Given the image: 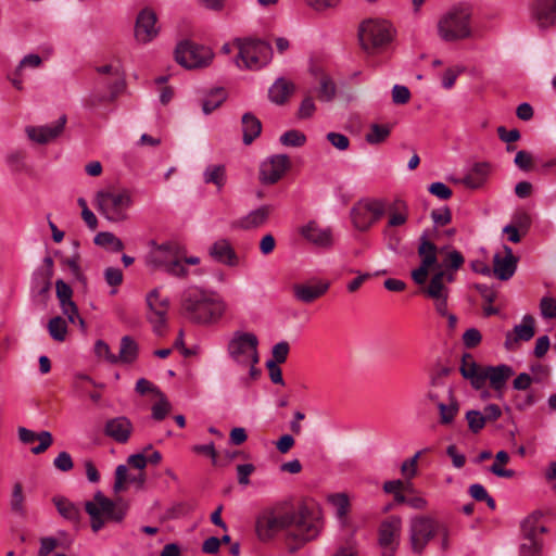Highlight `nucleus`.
I'll return each instance as SVG.
<instances>
[{"label": "nucleus", "instance_id": "1", "mask_svg": "<svg viewBox=\"0 0 556 556\" xmlns=\"http://www.w3.org/2000/svg\"><path fill=\"white\" fill-rule=\"evenodd\" d=\"M323 528L319 509L309 503L302 502L296 507L286 504L263 509L256 517L255 532L260 541L268 542L280 532H287L300 543L315 540Z\"/></svg>", "mask_w": 556, "mask_h": 556}, {"label": "nucleus", "instance_id": "2", "mask_svg": "<svg viewBox=\"0 0 556 556\" xmlns=\"http://www.w3.org/2000/svg\"><path fill=\"white\" fill-rule=\"evenodd\" d=\"M418 255L421 258V264L412 271V278L417 285H424L427 281L431 268L437 270L442 268L455 275L456 270L459 269L465 262L462 253L451 247L438 249L437 245L429 240L426 232L419 238Z\"/></svg>", "mask_w": 556, "mask_h": 556}, {"label": "nucleus", "instance_id": "3", "mask_svg": "<svg viewBox=\"0 0 556 556\" xmlns=\"http://www.w3.org/2000/svg\"><path fill=\"white\" fill-rule=\"evenodd\" d=\"M227 308L226 303L217 295L197 289H188L181 299L182 314L197 324L217 323Z\"/></svg>", "mask_w": 556, "mask_h": 556}, {"label": "nucleus", "instance_id": "4", "mask_svg": "<svg viewBox=\"0 0 556 556\" xmlns=\"http://www.w3.org/2000/svg\"><path fill=\"white\" fill-rule=\"evenodd\" d=\"M228 358L241 370H248L249 379L256 380L261 370L256 367L260 362L258 339L253 332L237 330L227 341Z\"/></svg>", "mask_w": 556, "mask_h": 556}, {"label": "nucleus", "instance_id": "5", "mask_svg": "<svg viewBox=\"0 0 556 556\" xmlns=\"http://www.w3.org/2000/svg\"><path fill=\"white\" fill-rule=\"evenodd\" d=\"M472 11L467 4H457L445 11L437 22V34L445 42H457L472 36Z\"/></svg>", "mask_w": 556, "mask_h": 556}, {"label": "nucleus", "instance_id": "6", "mask_svg": "<svg viewBox=\"0 0 556 556\" xmlns=\"http://www.w3.org/2000/svg\"><path fill=\"white\" fill-rule=\"evenodd\" d=\"M85 509L92 531L99 532L106 523H121L128 513V504L122 498L113 501L98 491L92 500L86 502Z\"/></svg>", "mask_w": 556, "mask_h": 556}, {"label": "nucleus", "instance_id": "7", "mask_svg": "<svg viewBox=\"0 0 556 556\" xmlns=\"http://www.w3.org/2000/svg\"><path fill=\"white\" fill-rule=\"evenodd\" d=\"M131 205L132 197L126 189L99 190L94 198L96 208L111 223L126 220Z\"/></svg>", "mask_w": 556, "mask_h": 556}, {"label": "nucleus", "instance_id": "8", "mask_svg": "<svg viewBox=\"0 0 556 556\" xmlns=\"http://www.w3.org/2000/svg\"><path fill=\"white\" fill-rule=\"evenodd\" d=\"M181 257L182 253L177 243H153L148 254L147 263L154 268L163 269L169 275L186 277L188 275V270L185 268Z\"/></svg>", "mask_w": 556, "mask_h": 556}, {"label": "nucleus", "instance_id": "9", "mask_svg": "<svg viewBox=\"0 0 556 556\" xmlns=\"http://www.w3.org/2000/svg\"><path fill=\"white\" fill-rule=\"evenodd\" d=\"M394 30L391 24L381 18H367L358 27V39L362 48L368 53H375L386 48L393 39Z\"/></svg>", "mask_w": 556, "mask_h": 556}, {"label": "nucleus", "instance_id": "10", "mask_svg": "<svg viewBox=\"0 0 556 556\" xmlns=\"http://www.w3.org/2000/svg\"><path fill=\"white\" fill-rule=\"evenodd\" d=\"M239 49L237 66L245 70H258L266 65L273 54L271 47L262 40H236Z\"/></svg>", "mask_w": 556, "mask_h": 556}, {"label": "nucleus", "instance_id": "11", "mask_svg": "<svg viewBox=\"0 0 556 556\" xmlns=\"http://www.w3.org/2000/svg\"><path fill=\"white\" fill-rule=\"evenodd\" d=\"M387 212V202L381 199H363L352 208L353 225L361 231L368 230Z\"/></svg>", "mask_w": 556, "mask_h": 556}, {"label": "nucleus", "instance_id": "12", "mask_svg": "<svg viewBox=\"0 0 556 556\" xmlns=\"http://www.w3.org/2000/svg\"><path fill=\"white\" fill-rule=\"evenodd\" d=\"M214 58L212 50L189 40L180 41L175 49L176 62L187 70L207 66Z\"/></svg>", "mask_w": 556, "mask_h": 556}, {"label": "nucleus", "instance_id": "13", "mask_svg": "<svg viewBox=\"0 0 556 556\" xmlns=\"http://www.w3.org/2000/svg\"><path fill=\"white\" fill-rule=\"evenodd\" d=\"M147 319L151 324L153 332L162 336L167 326V314L169 309V299L163 296L161 288H154L146 295Z\"/></svg>", "mask_w": 556, "mask_h": 556}, {"label": "nucleus", "instance_id": "14", "mask_svg": "<svg viewBox=\"0 0 556 556\" xmlns=\"http://www.w3.org/2000/svg\"><path fill=\"white\" fill-rule=\"evenodd\" d=\"M454 281V274L448 270H437L429 285L424 290L427 296L433 300L435 311L440 315H447L448 283Z\"/></svg>", "mask_w": 556, "mask_h": 556}, {"label": "nucleus", "instance_id": "15", "mask_svg": "<svg viewBox=\"0 0 556 556\" xmlns=\"http://www.w3.org/2000/svg\"><path fill=\"white\" fill-rule=\"evenodd\" d=\"M401 533L402 519L399 516H390L380 523L378 542L383 548L382 556H394L400 544Z\"/></svg>", "mask_w": 556, "mask_h": 556}, {"label": "nucleus", "instance_id": "16", "mask_svg": "<svg viewBox=\"0 0 556 556\" xmlns=\"http://www.w3.org/2000/svg\"><path fill=\"white\" fill-rule=\"evenodd\" d=\"M124 89V81L106 84L99 81L97 88L84 99V108L92 113L113 102Z\"/></svg>", "mask_w": 556, "mask_h": 556}, {"label": "nucleus", "instance_id": "17", "mask_svg": "<svg viewBox=\"0 0 556 556\" xmlns=\"http://www.w3.org/2000/svg\"><path fill=\"white\" fill-rule=\"evenodd\" d=\"M160 28L155 12L146 8L138 13L136 18L135 39L138 43L147 45L159 36Z\"/></svg>", "mask_w": 556, "mask_h": 556}, {"label": "nucleus", "instance_id": "18", "mask_svg": "<svg viewBox=\"0 0 556 556\" xmlns=\"http://www.w3.org/2000/svg\"><path fill=\"white\" fill-rule=\"evenodd\" d=\"M530 21L540 29L556 25V0H531Z\"/></svg>", "mask_w": 556, "mask_h": 556}, {"label": "nucleus", "instance_id": "19", "mask_svg": "<svg viewBox=\"0 0 556 556\" xmlns=\"http://www.w3.org/2000/svg\"><path fill=\"white\" fill-rule=\"evenodd\" d=\"M434 533L433 520L428 517H415L410 520L409 539L415 553H420Z\"/></svg>", "mask_w": 556, "mask_h": 556}, {"label": "nucleus", "instance_id": "20", "mask_svg": "<svg viewBox=\"0 0 556 556\" xmlns=\"http://www.w3.org/2000/svg\"><path fill=\"white\" fill-rule=\"evenodd\" d=\"M534 334L535 319L532 315L526 314L520 324L515 325L513 330L506 332L504 346L507 351H515L520 342L530 341Z\"/></svg>", "mask_w": 556, "mask_h": 556}, {"label": "nucleus", "instance_id": "21", "mask_svg": "<svg viewBox=\"0 0 556 556\" xmlns=\"http://www.w3.org/2000/svg\"><path fill=\"white\" fill-rule=\"evenodd\" d=\"M300 235L311 244L329 250L334 244L333 233L330 227H324L315 220L299 228Z\"/></svg>", "mask_w": 556, "mask_h": 556}, {"label": "nucleus", "instance_id": "22", "mask_svg": "<svg viewBox=\"0 0 556 556\" xmlns=\"http://www.w3.org/2000/svg\"><path fill=\"white\" fill-rule=\"evenodd\" d=\"M330 288V282L321 279H312L295 283L292 287L294 298L302 303L309 304L324 296Z\"/></svg>", "mask_w": 556, "mask_h": 556}, {"label": "nucleus", "instance_id": "23", "mask_svg": "<svg viewBox=\"0 0 556 556\" xmlns=\"http://www.w3.org/2000/svg\"><path fill=\"white\" fill-rule=\"evenodd\" d=\"M290 166L289 157L285 154H277L266 159L261 164L260 179L263 184H275L285 175Z\"/></svg>", "mask_w": 556, "mask_h": 556}, {"label": "nucleus", "instance_id": "24", "mask_svg": "<svg viewBox=\"0 0 556 556\" xmlns=\"http://www.w3.org/2000/svg\"><path fill=\"white\" fill-rule=\"evenodd\" d=\"M513 375V368L506 364L484 366L482 371V388L485 386V382L489 381L491 388L496 392V396L502 399L506 383Z\"/></svg>", "mask_w": 556, "mask_h": 556}, {"label": "nucleus", "instance_id": "25", "mask_svg": "<svg viewBox=\"0 0 556 556\" xmlns=\"http://www.w3.org/2000/svg\"><path fill=\"white\" fill-rule=\"evenodd\" d=\"M66 124V116L62 115L50 125L43 126H27L25 131L27 137L39 144L48 143L56 139L64 130Z\"/></svg>", "mask_w": 556, "mask_h": 556}, {"label": "nucleus", "instance_id": "26", "mask_svg": "<svg viewBox=\"0 0 556 556\" xmlns=\"http://www.w3.org/2000/svg\"><path fill=\"white\" fill-rule=\"evenodd\" d=\"M518 258L514 255L511 248L503 245L501 252L493 256V273L500 280L510 279L517 269Z\"/></svg>", "mask_w": 556, "mask_h": 556}, {"label": "nucleus", "instance_id": "27", "mask_svg": "<svg viewBox=\"0 0 556 556\" xmlns=\"http://www.w3.org/2000/svg\"><path fill=\"white\" fill-rule=\"evenodd\" d=\"M522 541L519 547V556H540L541 543L536 539V520L527 518L521 523Z\"/></svg>", "mask_w": 556, "mask_h": 556}, {"label": "nucleus", "instance_id": "28", "mask_svg": "<svg viewBox=\"0 0 556 556\" xmlns=\"http://www.w3.org/2000/svg\"><path fill=\"white\" fill-rule=\"evenodd\" d=\"M132 430L134 427L131 421L125 416L111 418L104 426V433L117 443H126L129 440Z\"/></svg>", "mask_w": 556, "mask_h": 556}, {"label": "nucleus", "instance_id": "29", "mask_svg": "<svg viewBox=\"0 0 556 556\" xmlns=\"http://www.w3.org/2000/svg\"><path fill=\"white\" fill-rule=\"evenodd\" d=\"M18 439L24 444H33L35 441H39L37 446L31 447L33 454H41L47 451L53 443L52 434L49 431H41L36 433L25 427L17 429Z\"/></svg>", "mask_w": 556, "mask_h": 556}, {"label": "nucleus", "instance_id": "30", "mask_svg": "<svg viewBox=\"0 0 556 556\" xmlns=\"http://www.w3.org/2000/svg\"><path fill=\"white\" fill-rule=\"evenodd\" d=\"M208 254L217 262L227 266H237L239 257L229 240L220 238L208 249Z\"/></svg>", "mask_w": 556, "mask_h": 556}, {"label": "nucleus", "instance_id": "31", "mask_svg": "<svg viewBox=\"0 0 556 556\" xmlns=\"http://www.w3.org/2000/svg\"><path fill=\"white\" fill-rule=\"evenodd\" d=\"M274 211V206L269 204L262 205L247 215L241 217L238 222V226L244 230H251L264 226L269 219L270 214Z\"/></svg>", "mask_w": 556, "mask_h": 556}, {"label": "nucleus", "instance_id": "32", "mask_svg": "<svg viewBox=\"0 0 556 556\" xmlns=\"http://www.w3.org/2000/svg\"><path fill=\"white\" fill-rule=\"evenodd\" d=\"M484 366H479L473 356L470 354H464L459 371L462 376L469 380L472 388L476 390L482 389V371Z\"/></svg>", "mask_w": 556, "mask_h": 556}, {"label": "nucleus", "instance_id": "33", "mask_svg": "<svg viewBox=\"0 0 556 556\" xmlns=\"http://www.w3.org/2000/svg\"><path fill=\"white\" fill-rule=\"evenodd\" d=\"M443 393H446V401L439 403L437 406L440 414V424L451 425L459 412V404L452 388H443Z\"/></svg>", "mask_w": 556, "mask_h": 556}, {"label": "nucleus", "instance_id": "34", "mask_svg": "<svg viewBox=\"0 0 556 556\" xmlns=\"http://www.w3.org/2000/svg\"><path fill=\"white\" fill-rule=\"evenodd\" d=\"M386 213H388L389 218L384 228L393 229L403 226L408 219V207L401 200L394 201L391 205L387 204Z\"/></svg>", "mask_w": 556, "mask_h": 556}, {"label": "nucleus", "instance_id": "35", "mask_svg": "<svg viewBox=\"0 0 556 556\" xmlns=\"http://www.w3.org/2000/svg\"><path fill=\"white\" fill-rule=\"evenodd\" d=\"M490 174V165L488 163H477L463 178L465 186L471 189L480 188Z\"/></svg>", "mask_w": 556, "mask_h": 556}, {"label": "nucleus", "instance_id": "36", "mask_svg": "<svg viewBox=\"0 0 556 556\" xmlns=\"http://www.w3.org/2000/svg\"><path fill=\"white\" fill-rule=\"evenodd\" d=\"M203 180L205 184H213L220 191L227 181L226 168L224 165H208L203 172Z\"/></svg>", "mask_w": 556, "mask_h": 556}, {"label": "nucleus", "instance_id": "37", "mask_svg": "<svg viewBox=\"0 0 556 556\" xmlns=\"http://www.w3.org/2000/svg\"><path fill=\"white\" fill-rule=\"evenodd\" d=\"M262 130V124L258 118L250 113H245L242 116V132H243V142L245 144H250Z\"/></svg>", "mask_w": 556, "mask_h": 556}, {"label": "nucleus", "instance_id": "38", "mask_svg": "<svg viewBox=\"0 0 556 556\" xmlns=\"http://www.w3.org/2000/svg\"><path fill=\"white\" fill-rule=\"evenodd\" d=\"M293 84L279 78L269 89V98L277 104L283 103L293 91Z\"/></svg>", "mask_w": 556, "mask_h": 556}, {"label": "nucleus", "instance_id": "39", "mask_svg": "<svg viewBox=\"0 0 556 556\" xmlns=\"http://www.w3.org/2000/svg\"><path fill=\"white\" fill-rule=\"evenodd\" d=\"M25 501L22 483H14L10 497V509L15 516L24 517L26 515Z\"/></svg>", "mask_w": 556, "mask_h": 556}, {"label": "nucleus", "instance_id": "40", "mask_svg": "<svg viewBox=\"0 0 556 556\" xmlns=\"http://www.w3.org/2000/svg\"><path fill=\"white\" fill-rule=\"evenodd\" d=\"M443 388H452V387L444 383L442 380V377L440 375L437 377H432L429 390L426 395L428 401L433 403L435 406H438L439 403L445 402L446 393H443Z\"/></svg>", "mask_w": 556, "mask_h": 556}, {"label": "nucleus", "instance_id": "41", "mask_svg": "<svg viewBox=\"0 0 556 556\" xmlns=\"http://www.w3.org/2000/svg\"><path fill=\"white\" fill-rule=\"evenodd\" d=\"M93 241L97 245L112 252H119L124 249L122 240L110 231H101L97 233Z\"/></svg>", "mask_w": 556, "mask_h": 556}, {"label": "nucleus", "instance_id": "42", "mask_svg": "<svg viewBox=\"0 0 556 556\" xmlns=\"http://www.w3.org/2000/svg\"><path fill=\"white\" fill-rule=\"evenodd\" d=\"M138 355V344L130 337L125 336L121 340V349L119 354L117 356V362L122 363H132Z\"/></svg>", "mask_w": 556, "mask_h": 556}, {"label": "nucleus", "instance_id": "43", "mask_svg": "<svg viewBox=\"0 0 556 556\" xmlns=\"http://www.w3.org/2000/svg\"><path fill=\"white\" fill-rule=\"evenodd\" d=\"M53 503L59 514L65 519L76 522L79 518V508L65 497H54Z\"/></svg>", "mask_w": 556, "mask_h": 556}, {"label": "nucleus", "instance_id": "44", "mask_svg": "<svg viewBox=\"0 0 556 556\" xmlns=\"http://www.w3.org/2000/svg\"><path fill=\"white\" fill-rule=\"evenodd\" d=\"M391 134V126L388 124H372L368 132L365 135V140L369 144H379L388 139Z\"/></svg>", "mask_w": 556, "mask_h": 556}, {"label": "nucleus", "instance_id": "45", "mask_svg": "<svg viewBox=\"0 0 556 556\" xmlns=\"http://www.w3.org/2000/svg\"><path fill=\"white\" fill-rule=\"evenodd\" d=\"M226 100V91L223 88H217L206 96L202 103L204 114H211L214 110L219 108Z\"/></svg>", "mask_w": 556, "mask_h": 556}, {"label": "nucleus", "instance_id": "46", "mask_svg": "<svg viewBox=\"0 0 556 556\" xmlns=\"http://www.w3.org/2000/svg\"><path fill=\"white\" fill-rule=\"evenodd\" d=\"M48 331L53 340L63 342L67 334L66 321L60 316L51 318L48 323Z\"/></svg>", "mask_w": 556, "mask_h": 556}, {"label": "nucleus", "instance_id": "47", "mask_svg": "<svg viewBox=\"0 0 556 556\" xmlns=\"http://www.w3.org/2000/svg\"><path fill=\"white\" fill-rule=\"evenodd\" d=\"M327 500L336 508L337 515L340 519L346 516L350 507V500L346 493L329 494Z\"/></svg>", "mask_w": 556, "mask_h": 556}, {"label": "nucleus", "instance_id": "48", "mask_svg": "<svg viewBox=\"0 0 556 556\" xmlns=\"http://www.w3.org/2000/svg\"><path fill=\"white\" fill-rule=\"evenodd\" d=\"M336 96V85L327 76L323 75L320 78V86L318 89V99L320 101L329 102Z\"/></svg>", "mask_w": 556, "mask_h": 556}, {"label": "nucleus", "instance_id": "49", "mask_svg": "<svg viewBox=\"0 0 556 556\" xmlns=\"http://www.w3.org/2000/svg\"><path fill=\"white\" fill-rule=\"evenodd\" d=\"M422 454V451H418L414 456L404 460L401 466V473L406 480H410L417 475L418 460Z\"/></svg>", "mask_w": 556, "mask_h": 556}, {"label": "nucleus", "instance_id": "50", "mask_svg": "<svg viewBox=\"0 0 556 556\" xmlns=\"http://www.w3.org/2000/svg\"><path fill=\"white\" fill-rule=\"evenodd\" d=\"M63 314L72 324L78 323L81 329H85V321L79 316L76 304L71 300L60 304Z\"/></svg>", "mask_w": 556, "mask_h": 556}, {"label": "nucleus", "instance_id": "51", "mask_svg": "<svg viewBox=\"0 0 556 556\" xmlns=\"http://www.w3.org/2000/svg\"><path fill=\"white\" fill-rule=\"evenodd\" d=\"M128 467L126 465H118L115 470V481L113 484L114 493H121L126 490V484L129 479Z\"/></svg>", "mask_w": 556, "mask_h": 556}, {"label": "nucleus", "instance_id": "52", "mask_svg": "<svg viewBox=\"0 0 556 556\" xmlns=\"http://www.w3.org/2000/svg\"><path fill=\"white\" fill-rule=\"evenodd\" d=\"M466 420L468 422V427L470 431L473 433H478L480 430L483 429L486 417L483 416V414L479 410H468L466 413Z\"/></svg>", "mask_w": 556, "mask_h": 556}, {"label": "nucleus", "instance_id": "53", "mask_svg": "<svg viewBox=\"0 0 556 556\" xmlns=\"http://www.w3.org/2000/svg\"><path fill=\"white\" fill-rule=\"evenodd\" d=\"M104 279L109 286L113 287L110 293L114 295L117 292V287L123 282V273L117 267H108L104 270Z\"/></svg>", "mask_w": 556, "mask_h": 556}, {"label": "nucleus", "instance_id": "54", "mask_svg": "<svg viewBox=\"0 0 556 556\" xmlns=\"http://www.w3.org/2000/svg\"><path fill=\"white\" fill-rule=\"evenodd\" d=\"M469 494L476 501H484L491 509H495V501L489 495L485 488L482 484L475 483L469 486Z\"/></svg>", "mask_w": 556, "mask_h": 556}, {"label": "nucleus", "instance_id": "55", "mask_svg": "<svg viewBox=\"0 0 556 556\" xmlns=\"http://www.w3.org/2000/svg\"><path fill=\"white\" fill-rule=\"evenodd\" d=\"M159 401L152 406V417L156 420H162L170 410V404L163 393H159Z\"/></svg>", "mask_w": 556, "mask_h": 556}, {"label": "nucleus", "instance_id": "56", "mask_svg": "<svg viewBox=\"0 0 556 556\" xmlns=\"http://www.w3.org/2000/svg\"><path fill=\"white\" fill-rule=\"evenodd\" d=\"M305 141V135L299 130H289L280 137V142L289 147H301Z\"/></svg>", "mask_w": 556, "mask_h": 556}, {"label": "nucleus", "instance_id": "57", "mask_svg": "<svg viewBox=\"0 0 556 556\" xmlns=\"http://www.w3.org/2000/svg\"><path fill=\"white\" fill-rule=\"evenodd\" d=\"M97 71L101 75L110 76L109 80H105V79L102 80V81H105L106 84H116L117 81H124L123 74L121 72L119 66H117V65H112V64L102 65V66H99L97 68Z\"/></svg>", "mask_w": 556, "mask_h": 556}, {"label": "nucleus", "instance_id": "58", "mask_svg": "<svg viewBox=\"0 0 556 556\" xmlns=\"http://www.w3.org/2000/svg\"><path fill=\"white\" fill-rule=\"evenodd\" d=\"M540 313L545 319L556 318V299L543 296L540 301Z\"/></svg>", "mask_w": 556, "mask_h": 556}, {"label": "nucleus", "instance_id": "59", "mask_svg": "<svg viewBox=\"0 0 556 556\" xmlns=\"http://www.w3.org/2000/svg\"><path fill=\"white\" fill-rule=\"evenodd\" d=\"M532 381L541 383L547 380L551 374V369L547 365L542 363H534L530 366Z\"/></svg>", "mask_w": 556, "mask_h": 556}, {"label": "nucleus", "instance_id": "60", "mask_svg": "<svg viewBox=\"0 0 556 556\" xmlns=\"http://www.w3.org/2000/svg\"><path fill=\"white\" fill-rule=\"evenodd\" d=\"M464 68L460 66L448 67L442 74V87L451 89L454 87L457 77L463 73Z\"/></svg>", "mask_w": 556, "mask_h": 556}, {"label": "nucleus", "instance_id": "61", "mask_svg": "<svg viewBox=\"0 0 556 556\" xmlns=\"http://www.w3.org/2000/svg\"><path fill=\"white\" fill-rule=\"evenodd\" d=\"M290 346L288 342L281 341L276 343L271 349L273 358L270 361H275L278 365L285 363L287 361Z\"/></svg>", "mask_w": 556, "mask_h": 556}, {"label": "nucleus", "instance_id": "62", "mask_svg": "<svg viewBox=\"0 0 556 556\" xmlns=\"http://www.w3.org/2000/svg\"><path fill=\"white\" fill-rule=\"evenodd\" d=\"M94 353L98 357L103 358L109 363H117V356L111 352L110 346L102 340H98L96 342Z\"/></svg>", "mask_w": 556, "mask_h": 556}, {"label": "nucleus", "instance_id": "63", "mask_svg": "<svg viewBox=\"0 0 556 556\" xmlns=\"http://www.w3.org/2000/svg\"><path fill=\"white\" fill-rule=\"evenodd\" d=\"M41 63H42V60L38 54H34V53L27 54L21 60V62L16 68V74L21 75L22 71L25 68H38L41 65Z\"/></svg>", "mask_w": 556, "mask_h": 556}, {"label": "nucleus", "instance_id": "64", "mask_svg": "<svg viewBox=\"0 0 556 556\" xmlns=\"http://www.w3.org/2000/svg\"><path fill=\"white\" fill-rule=\"evenodd\" d=\"M329 142L340 151H345L350 146L349 138L340 132H329L327 135Z\"/></svg>", "mask_w": 556, "mask_h": 556}]
</instances>
